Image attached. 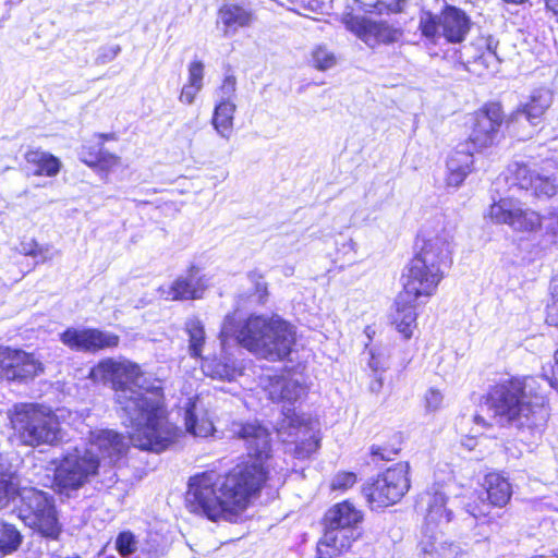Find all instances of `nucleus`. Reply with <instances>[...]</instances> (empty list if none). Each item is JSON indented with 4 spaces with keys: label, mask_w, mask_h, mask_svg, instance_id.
I'll return each instance as SVG.
<instances>
[{
    "label": "nucleus",
    "mask_w": 558,
    "mask_h": 558,
    "mask_svg": "<svg viewBox=\"0 0 558 558\" xmlns=\"http://www.w3.org/2000/svg\"><path fill=\"white\" fill-rule=\"evenodd\" d=\"M233 437L243 441L247 459L225 472L216 468L187 478L183 504L189 513L210 522L231 521L259 498L270 480L271 432L257 420L236 423Z\"/></svg>",
    "instance_id": "nucleus-1"
},
{
    "label": "nucleus",
    "mask_w": 558,
    "mask_h": 558,
    "mask_svg": "<svg viewBox=\"0 0 558 558\" xmlns=\"http://www.w3.org/2000/svg\"><path fill=\"white\" fill-rule=\"evenodd\" d=\"M143 376L141 366L132 361L106 357L89 372L97 381H108L114 392V401L126 414L136 413L129 439L141 451L160 453L175 442L180 428L170 421L161 387L136 392L132 386Z\"/></svg>",
    "instance_id": "nucleus-2"
},
{
    "label": "nucleus",
    "mask_w": 558,
    "mask_h": 558,
    "mask_svg": "<svg viewBox=\"0 0 558 558\" xmlns=\"http://www.w3.org/2000/svg\"><path fill=\"white\" fill-rule=\"evenodd\" d=\"M486 409L499 425H514L531 432L544 428L549 418V400L539 376H510L496 381L482 397Z\"/></svg>",
    "instance_id": "nucleus-3"
},
{
    "label": "nucleus",
    "mask_w": 558,
    "mask_h": 558,
    "mask_svg": "<svg viewBox=\"0 0 558 558\" xmlns=\"http://www.w3.org/2000/svg\"><path fill=\"white\" fill-rule=\"evenodd\" d=\"M451 264V253L444 239L417 234L414 254L401 275L402 289L398 294L416 302L432 298L445 278L444 267Z\"/></svg>",
    "instance_id": "nucleus-4"
},
{
    "label": "nucleus",
    "mask_w": 558,
    "mask_h": 558,
    "mask_svg": "<svg viewBox=\"0 0 558 558\" xmlns=\"http://www.w3.org/2000/svg\"><path fill=\"white\" fill-rule=\"evenodd\" d=\"M234 337L241 347L269 362L288 360L298 343L296 327L277 313L248 315Z\"/></svg>",
    "instance_id": "nucleus-5"
},
{
    "label": "nucleus",
    "mask_w": 558,
    "mask_h": 558,
    "mask_svg": "<svg viewBox=\"0 0 558 558\" xmlns=\"http://www.w3.org/2000/svg\"><path fill=\"white\" fill-rule=\"evenodd\" d=\"M16 498L17 517L40 536L57 541L62 527L50 498L41 490L21 487L13 473L0 471V509L8 507Z\"/></svg>",
    "instance_id": "nucleus-6"
},
{
    "label": "nucleus",
    "mask_w": 558,
    "mask_h": 558,
    "mask_svg": "<svg viewBox=\"0 0 558 558\" xmlns=\"http://www.w3.org/2000/svg\"><path fill=\"white\" fill-rule=\"evenodd\" d=\"M9 421L13 437L23 446H54L61 439L60 418L47 405L17 403L9 413Z\"/></svg>",
    "instance_id": "nucleus-7"
},
{
    "label": "nucleus",
    "mask_w": 558,
    "mask_h": 558,
    "mask_svg": "<svg viewBox=\"0 0 558 558\" xmlns=\"http://www.w3.org/2000/svg\"><path fill=\"white\" fill-rule=\"evenodd\" d=\"M51 487L57 494L70 495L100 475V457L88 448L74 447L51 461Z\"/></svg>",
    "instance_id": "nucleus-8"
},
{
    "label": "nucleus",
    "mask_w": 558,
    "mask_h": 558,
    "mask_svg": "<svg viewBox=\"0 0 558 558\" xmlns=\"http://www.w3.org/2000/svg\"><path fill=\"white\" fill-rule=\"evenodd\" d=\"M411 487L409 462H398L368 478L361 487L368 508L373 511L399 504Z\"/></svg>",
    "instance_id": "nucleus-9"
},
{
    "label": "nucleus",
    "mask_w": 558,
    "mask_h": 558,
    "mask_svg": "<svg viewBox=\"0 0 558 558\" xmlns=\"http://www.w3.org/2000/svg\"><path fill=\"white\" fill-rule=\"evenodd\" d=\"M508 114L499 100H488L468 113L465 120L466 137L460 146L472 147L483 153L496 146L501 137L500 129L507 131Z\"/></svg>",
    "instance_id": "nucleus-10"
},
{
    "label": "nucleus",
    "mask_w": 558,
    "mask_h": 558,
    "mask_svg": "<svg viewBox=\"0 0 558 558\" xmlns=\"http://www.w3.org/2000/svg\"><path fill=\"white\" fill-rule=\"evenodd\" d=\"M553 101L554 94L548 87L534 88L526 100L508 114L507 133L518 141L532 138L544 124Z\"/></svg>",
    "instance_id": "nucleus-11"
},
{
    "label": "nucleus",
    "mask_w": 558,
    "mask_h": 558,
    "mask_svg": "<svg viewBox=\"0 0 558 558\" xmlns=\"http://www.w3.org/2000/svg\"><path fill=\"white\" fill-rule=\"evenodd\" d=\"M472 27L470 16L464 10L446 3L437 14L425 12L420 17L418 29L423 37L435 43L442 37L447 44H461Z\"/></svg>",
    "instance_id": "nucleus-12"
},
{
    "label": "nucleus",
    "mask_w": 558,
    "mask_h": 558,
    "mask_svg": "<svg viewBox=\"0 0 558 558\" xmlns=\"http://www.w3.org/2000/svg\"><path fill=\"white\" fill-rule=\"evenodd\" d=\"M44 362L21 348L0 345V380L28 384L45 373Z\"/></svg>",
    "instance_id": "nucleus-13"
},
{
    "label": "nucleus",
    "mask_w": 558,
    "mask_h": 558,
    "mask_svg": "<svg viewBox=\"0 0 558 558\" xmlns=\"http://www.w3.org/2000/svg\"><path fill=\"white\" fill-rule=\"evenodd\" d=\"M59 340L70 351L87 354L113 351L121 343L118 333L97 327H66L59 333Z\"/></svg>",
    "instance_id": "nucleus-14"
},
{
    "label": "nucleus",
    "mask_w": 558,
    "mask_h": 558,
    "mask_svg": "<svg viewBox=\"0 0 558 558\" xmlns=\"http://www.w3.org/2000/svg\"><path fill=\"white\" fill-rule=\"evenodd\" d=\"M317 423V420L298 413L295 410L283 412L282 428L294 444V458L307 459L320 447V437L315 428Z\"/></svg>",
    "instance_id": "nucleus-15"
},
{
    "label": "nucleus",
    "mask_w": 558,
    "mask_h": 558,
    "mask_svg": "<svg viewBox=\"0 0 558 558\" xmlns=\"http://www.w3.org/2000/svg\"><path fill=\"white\" fill-rule=\"evenodd\" d=\"M341 22L348 31L371 47L393 44L403 34L400 27L388 22L373 21L352 12L344 13Z\"/></svg>",
    "instance_id": "nucleus-16"
},
{
    "label": "nucleus",
    "mask_w": 558,
    "mask_h": 558,
    "mask_svg": "<svg viewBox=\"0 0 558 558\" xmlns=\"http://www.w3.org/2000/svg\"><path fill=\"white\" fill-rule=\"evenodd\" d=\"M98 143L86 142L82 145L80 160L102 179H107L117 169L122 167V159L119 155L107 150L104 147L106 142L117 141V134L96 133Z\"/></svg>",
    "instance_id": "nucleus-17"
},
{
    "label": "nucleus",
    "mask_w": 558,
    "mask_h": 558,
    "mask_svg": "<svg viewBox=\"0 0 558 558\" xmlns=\"http://www.w3.org/2000/svg\"><path fill=\"white\" fill-rule=\"evenodd\" d=\"M364 521V512L350 499L332 505L322 518L324 529L357 533L356 529Z\"/></svg>",
    "instance_id": "nucleus-18"
},
{
    "label": "nucleus",
    "mask_w": 558,
    "mask_h": 558,
    "mask_svg": "<svg viewBox=\"0 0 558 558\" xmlns=\"http://www.w3.org/2000/svg\"><path fill=\"white\" fill-rule=\"evenodd\" d=\"M477 150L472 147L460 146V143L450 151L446 160L445 182L448 186L459 187L474 171V155Z\"/></svg>",
    "instance_id": "nucleus-19"
},
{
    "label": "nucleus",
    "mask_w": 558,
    "mask_h": 558,
    "mask_svg": "<svg viewBox=\"0 0 558 558\" xmlns=\"http://www.w3.org/2000/svg\"><path fill=\"white\" fill-rule=\"evenodd\" d=\"M417 317L416 301L397 294L389 315V323L402 340L412 339L417 329Z\"/></svg>",
    "instance_id": "nucleus-20"
},
{
    "label": "nucleus",
    "mask_w": 558,
    "mask_h": 558,
    "mask_svg": "<svg viewBox=\"0 0 558 558\" xmlns=\"http://www.w3.org/2000/svg\"><path fill=\"white\" fill-rule=\"evenodd\" d=\"M361 535V533L324 529V533L316 544V558H340L344 556L351 551L354 542Z\"/></svg>",
    "instance_id": "nucleus-21"
},
{
    "label": "nucleus",
    "mask_w": 558,
    "mask_h": 558,
    "mask_svg": "<svg viewBox=\"0 0 558 558\" xmlns=\"http://www.w3.org/2000/svg\"><path fill=\"white\" fill-rule=\"evenodd\" d=\"M89 444L97 450L101 459H108L116 464L128 452L129 446L123 434L113 429H99L89 434Z\"/></svg>",
    "instance_id": "nucleus-22"
},
{
    "label": "nucleus",
    "mask_w": 558,
    "mask_h": 558,
    "mask_svg": "<svg viewBox=\"0 0 558 558\" xmlns=\"http://www.w3.org/2000/svg\"><path fill=\"white\" fill-rule=\"evenodd\" d=\"M268 398L276 403L294 404L306 396L305 387L286 375H272L265 387Z\"/></svg>",
    "instance_id": "nucleus-23"
},
{
    "label": "nucleus",
    "mask_w": 558,
    "mask_h": 558,
    "mask_svg": "<svg viewBox=\"0 0 558 558\" xmlns=\"http://www.w3.org/2000/svg\"><path fill=\"white\" fill-rule=\"evenodd\" d=\"M24 160L34 177L53 178L62 168V162L57 156L40 148H28L24 154Z\"/></svg>",
    "instance_id": "nucleus-24"
},
{
    "label": "nucleus",
    "mask_w": 558,
    "mask_h": 558,
    "mask_svg": "<svg viewBox=\"0 0 558 558\" xmlns=\"http://www.w3.org/2000/svg\"><path fill=\"white\" fill-rule=\"evenodd\" d=\"M403 444L404 436L401 432L389 430L378 442L369 447L368 456L375 464L392 462L400 456Z\"/></svg>",
    "instance_id": "nucleus-25"
},
{
    "label": "nucleus",
    "mask_w": 558,
    "mask_h": 558,
    "mask_svg": "<svg viewBox=\"0 0 558 558\" xmlns=\"http://www.w3.org/2000/svg\"><path fill=\"white\" fill-rule=\"evenodd\" d=\"M217 13L225 35L234 34L239 28L248 27L255 21L254 12L239 3H223Z\"/></svg>",
    "instance_id": "nucleus-26"
},
{
    "label": "nucleus",
    "mask_w": 558,
    "mask_h": 558,
    "mask_svg": "<svg viewBox=\"0 0 558 558\" xmlns=\"http://www.w3.org/2000/svg\"><path fill=\"white\" fill-rule=\"evenodd\" d=\"M483 488L488 504L495 508L507 506L512 496V486L499 472H489L484 476Z\"/></svg>",
    "instance_id": "nucleus-27"
},
{
    "label": "nucleus",
    "mask_w": 558,
    "mask_h": 558,
    "mask_svg": "<svg viewBox=\"0 0 558 558\" xmlns=\"http://www.w3.org/2000/svg\"><path fill=\"white\" fill-rule=\"evenodd\" d=\"M205 65L201 60H192L187 65V80L180 89L178 99L183 105H192L204 85Z\"/></svg>",
    "instance_id": "nucleus-28"
},
{
    "label": "nucleus",
    "mask_w": 558,
    "mask_h": 558,
    "mask_svg": "<svg viewBox=\"0 0 558 558\" xmlns=\"http://www.w3.org/2000/svg\"><path fill=\"white\" fill-rule=\"evenodd\" d=\"M205 286L195 275L175 278L169 287V299L171 301L197 300L203 296Z\"/></svg>",
    "instance_id": "nucleus-29"
},
{
    "label": "nucleus",
    "mask_w": 558,
    "mask_h": 558,
    "mask_svg": "<svg viewBox=\"0 0 558 558\" xmlns=\"http://www.w3.org/2000/svg\"><path fill=\"white\" fill-rule=\"evenodd\" d=\"M523 207L520 202L513 197H501L492 203L487 210V217L495 223L513 226V222L519 218L520 211Z\"/></svg>",
    "instance_id": "nucleus-30"
},
{
    "label": "nucleus",
    "mask_w": 558,
    "mask_h": 558,
    "mask_svg": "<svg viewBox=\"0 0 558 558\" xmlns=\"http://www.w3.org/2000/svg\"><path fill=\"white\" fill-rule=\"evenodd\" d=\"M236 110L235 104L227 98L218 101L214 108L211 124L225 138H229L233 131V120Z\"/></svg>",
    "instance_id": "nucleus-31"
},
{
    "label": "nucleus",
    "mask_w": 558,
    "mask_h": 558,
    "mask_svg": "<svg viewBox=\"0 0 558 558\" xmlns=\"http://www.w3.org/2000/svg\"><path fill=\"white\" fill-rule=\"evenodd\" d=\"M537 172L525 161H512L505 170L506 182L519 190L529 191Z\"/></svg>",
    "instance_id": "nucleus-32"
},
{
    "label": "nucleus",
    "mask_w": 558,
    "mask_h": 558,
    "mask_svg": "<svg viewBox=\"0 0 558 558\" xmlns=\"http://www.w3.org/2000/svg\"><path fill=\"white\" fill-rule=\"evenodd\" d=\"M359 9L367 15L390 16L404 11L408 0H354Z\"/></svg>",
    "instance_id": "nucleus-33"
},
{
    "label": "nucleus",
    "mask_w": 558,
    "mask_h": 558,
    "mask_svg": "<svg viewBox=\"0 0 558 558\" xmlns=\"http://www.w3.org/2000/svg\"><path fill=\"white\" fill-rule=\"evenodd\" d=\"M23 542V535L12 523L0 520V557L16 551Z\"/></svg>",
    "instance_id": "nucleus-34"
},
{
    "label": "nucleus",
    "mask_w": 558,
    "mask_h": 558,
    "mask_svg": "<svg viewBox=\"0 0 558 558\" xmlns=\"http://www.w3.org/2000/svg\"><path fill=\"white\" fill-rule=\"evenodd\" d=\"M185 331L189 336V351L194 359H202L205 344V329L199 319H190L185 324Z\"/></svg>",
    "instance_id": "nucleus-35"
},
{
    "label": "nucleus",
    "mask_w": 558,
    "mask_h": 558,
    "mask_svg": "<svg viewBox=\"0 0 558 558\" xmlns=\"http://www.w3.org/2000/svg\"><path fill=\"white\" fill-rule=\"evenodd\" d=\"M513 222L512 228L521 233H534L542 229L543 216L535 210L523 208Z\"/></svg>",
    "instance_id": "nucleus-36"
},
{
    "label": "nucleus",
    "mask_w": 558,
    "mask_h": 558,
    "mask_svg": "<svg viewBox=\"0 0 558 558\" xmlns=\"http://www.w3.org/2000/svg\"><path fill=\"white\" fill-rule=\"evenodd\" d=\"M186 430L196 437H208L215 432L214 423L207 417H197L193 411V405L185 412Z\"/></svg>",
    "instance_id": "nucleus-37"
},
{
    "label": "nucleus",
    "mask_w": 558,
    "mask_h": 558,
    "mask_svg": "<svg viewBox=\"0 0 558 558\" xmlns=\"http://www.w3.org/2000/svg\"><path fill=\"white\" fill-rule=\"evenodd\" d=\"M536 198H550L558 194L556 175H543L537 172L533 186L529 190Z\"/></svg>",
    "instance_id": "nucleus-38"
},
{
    "label": "nucleus",
    "mask_w": 558,
    "mask_h": 558,
    "mask_svg": "<svg viewBox=\"0 0 558 558\" xmlns=\"http://www.w3.org/2000/svg\"><path fill=\"white\" fill-rule=\"evenodd\" d=\"M337 62V58L325 46H316L311 52V64L318 71L331 69Z\"/></svg>",
    "instance_id": "nucleus-39"
},
{
    "label": "nucleus",
    "mask_w": 558,
    "mask_h": 558,
    "mask_svg": "<svg viewBox=\"0 0 558 558\" xmlns=\"http://www.w3.org/2000/svg\"><path fill=\"white\" fill-rule=\"evenodd\" d=\"M20 254L39 259L41 263L48 259V247L41 245L34 238H24L19 245Z\"/></svg>",
    "instance_id": "nucleus-40"
},
{
    "label": "nucleus",
    "mask_w": 558,
    "mask_h": 558,
    "mask_svg": "<svg viewBox=\"0 0 558 558\" xmlns=\"http://www.w3.org/2000/svg\"><path fill=\"white\" fill-rule=\"evenodd\" d=\"M357 481V473L353 471H339L333 475L329 488L332 492L344 493L354 487Z\"/></svg>",
    "instance_id": "nucleus-41"
},
{
    "label": "nucleus",
    "mask_w": 558,
    "mask_h": 558,
    "mask_svg": "<svg viewBox=\"0 0 558 558\" xmlns=\"http://www.w3.org/2000/svg\"><path fill=\"white\" fill-rule=\"evenodd\" d=\"M136 538L131 531H122L117 535L116 549L122 557H126L136 550Z\"/></svg>",
    "instance_id": "nucleus-42"
},
{
    "label": "nucleus",
    "mask_w": 558,
    "mask_h": 558,
    "mask_svg": "<svg viewBox=\"0 0 558 558\" xmlns=\"http://www.w3.org/2000/svg\"><path fill=\"white\" fill-rule=\"evenodd\" d=\"M545 322L549 326L558 327V287H555L550 293L545 311Z\"/></svg>",
    "instance_id": "nucleus-43"
},
{
    "label": "nucleus",
    "mask_w": 558,
    "mask_h": 558,
    "mask_svg": "<svg viewBox=\"0 0 558 558\" xmlns=\"http://www.w3.org/2000/svg\"><path fill=\"white\" fill-rule=\"evenodd\" d=\"M250 277L252 279H255L253 295L256 296L258 304L264 305L269 295L268 286L266 282L260 280L263 276L259 274L251 272Z\"/></svg>",
    "instance_id": "nucleus-44"
},
{
    "label": "nucleus",
    "mask_w": 558,
    "mask_h": 558,
    "mask_svg": "<svg viewBox=\"0 0 558 558\" xmlns=\"http://www.w3.org/2000/svg\"><path fill=\"white\" fill-rule=\"evenodd\" d=\"M442 395L440 390L430 388L425 395V404L428 410L435 411L440 408Z\"/></svg>",
    "instance_id": "nucleus-45"
},
{
    "label": "nucleus",
    "mask_w": 558,
    "mask_h": 558,
    "mask_svg": "<svg viewBox=\"0 0 558 558\" xmlns=\"http://www.w3.org/2000/svg\"><path fill=\"white\" fill-rule=\"evenodd\" d=\"M218 89L222 95L233 96L236 90V77L233 74L226 75Z\"/></svg>",
    "instance_id": "nucleus-46"
},
{
    "label": "nucleus",
    "mask_w": 558,
    "mask_h": 558,
    "mask_svg": "<svg viewBox=\"0 0 558 558\" xmlns=\"http://www.w3.org/2000/svg\"><path fill=\"white\" fill-rule=\"evenodd\" d=\"M547 220V225L545 227L546 235L555 239L558 236V213H550L546 217H543V220Z\"/></svg>",
    "instance_id": "nucleus-47"
},
{
    "label": "nucleus",
    "mask_w": 558,
    "mask_h": 558,
    "mask_svg": "<svg viewBox=\"0 0 558 558\" xmlns=\"http://www.w3.org/2000/svg\"><path fill=\"white\" fill-rule=\"evenodd\" d=\"M542 379L545 380V378ZM546 380L558 392V349L554 352V364L551 365L550 376L546 377Z\"/></svg>",
    "instance_id": "nucleus-48"
},
{
    "label": "nucleus",
    "mask_w": 558,
    "mask_h": 558,
    "mask_svg": "<svg viewBox=\"0 0 558 558\" xmlns=\"http://www.w3.org/2000/svg\"><path fill=\"white\" fill-rule=\"evenodd\" d=\"M435 507L437 508L436 513L438 514V517H441L442 513L445 512V499L442 497H435V504L428 506L427 515L430 517L432 520H435V518L433 517Z\"/></svg>",
    "instance_id": "nucleus-49"
},
{
    "label": "nucleus",
    "mask_w": 558,
    "mask_h": 558,
    "mask_svg": "<svg viewBox=\"0 0 558 558\" xmlns=\"http://www.w3.org/2000/svg\"><path fill=\"white\" fill-rule=\"evenodd\" d=\"M368 366L374 371V373L383 372L386 369L379 354H375L374 352H371Z\"/></svg>",
    "instance_id": "nucleus-50"
},
{
    "label": "nucleus",
    "mask_w": 558,
    "mask_h": 558,
    "mask_svg": "<svg viewBox=\"0 0 558 558\" xmlns=\"http://www.w3.org/2000/svg\"><path fill=\"white\" fill-rule=\"evenodd\" d=\"M384 386V380L383 378L377 374L375 373L372 381L369 383V389L371 391L373 392H378L380 391V389L383 388Z\"/></svg>",
    "instance_id": "nucleus-51"
},
{
    "label": "nucleus",
    "mask_w": 558,
    "mask_h": 558,
    "mask_svg": "<svg viewBox=\"0 0 558 558\" xmlns=\"http://www.w3.org/2000/svg\"><path fill=\"white\" fill-rule=\"evenodd\" d=\"M364 333H365V336L368 339V342L366 343V347H368L369 343L374 340V338L376 336V329H375L374 325L365 326L364 327Z\"/></svg>",
    "instance_id": "nucleus-52"
},
{
    "label": "nucleus",
    "mask_w": 558,
    "mask_h": 558,
    "mask_svg": "<svg viewBox=\"0 0 558 558\" xmlns=\"http://www.w3.org/2000/svg\"><path fill=\"white\" fill-rule=\"evenodd\" d=\"M473 420H474V422H475L477 425H481V426H483V427L488 428V427H492V426H493V423H492V422H488L487 420H485V417H484L483 415H481V414H478V413H476V414L474 415V418H473Z\"/></svg>",
    "instance_id": "nucleus-53"
},
{
    "label": "nucleus",
    "mask_w": 558,
    "mask_h": 558,
    "mask_svg": "<svg viewBox=\"0 0 558 558\" xmlns=\"http://www.w3.org/2000/svg\"><path fill=\"white\" fill-rule=\"evenodd\" d=\"M471 513L475 518H485L488 515V513L483 511L478 505L471 506Z\"/></svg>",
    "instance_id": "nucleus-54"
},
{
    "label": "nucleus",
    "mask_w": 558,
    "mask_h": 558,
    "mask_svg": "<svg viewBox=\"0 0 558 558\" xmlns=\"http://www.w3.org/2000/svg\"><path fill=\"white\" fill-rule=\"evenodd\" d=\"M66 558H81L78 555H74L72 557H66Z\"/></svg>",
    "instance_id": "nucleus-55"
},
{
    "label": "nucleus",
    "mask_w": 558,
    "mask_h": 558,
    "mask_svg": "<svg viewBox=\"0 0 558 558\" xmlns=\"http://www.w3.org/2000/svg\"><path fill=\"white\" fill-rule=\"evenodd\" d=\"M104 558H116V557L112 555H109V556H105Z\"/></svg>",
    "instance_id": "nucleus-56"
}]
</instances>
